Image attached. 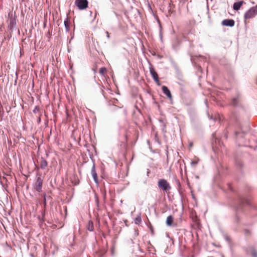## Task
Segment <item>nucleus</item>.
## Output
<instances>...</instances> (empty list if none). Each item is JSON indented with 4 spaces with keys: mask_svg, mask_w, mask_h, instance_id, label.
<instances>
[{
    "mask_svg": "<svg viewBox=\"0 0 257 257\" xmlns=\"http://www.w3.org/2000/svg\"><path fill=\"white\" fill-rule=\"evenodd\" d=\"M158 186L159 188L164 191L167 192L171 189V186L167 180L163 179L160 180L158 182Z\"/></svg>",
    "mask_w": 257,
    "mask_h": 257,
    "instance_id": "f257e3e1",
    "label": "nucleus"
},
{
    "mask_svg": "<svg viewBox=\"0 0 257 257\" xmlns=\"http://www.w3.org/2000/svg\"><path fill=\"white\" fill-rule=\"evenodd\" d=\"M257 13V8L252 7L244 15L245 19H249L255 16Z\"/></svg>",
    "mask_w": 257,
    "mask_h": 257,
    "instance_id": "f03ea898",
    "label": "nucleus"
},
{
    "mask_svg": "<svg viewBox=\"0 0 257 257\" xmlns=\"http://www.w3.org/2000/svg\"><path fill=\"white\" fill-rule=\"evenodd\" d=\"M75 5L80 10H83L87 7L88 2L87 0H76Z\"/></svg>",
    "mask_w": 257,
    "mask_h": 257,
    "instance_id": "7ed1b4c3",
    "label": "nucleus"
},
{
    "mask_svg": "<svg viewBox=\"0 0 257 257\" xmlns=\"http://www.w3.org/2000/svg\"><path fill=\"white\" fill-rule=\"evenodd\" d=\"M42 183L43 180L41 177H38L37 179V181L35 186V189L38 192H40L42 191Z\"/></svg>",
    "mask_w": 257,
    "mask_h": 257,
    "instance_id": "20e7f679",
    "label": "nucleus"
},
{
    "mask_svg": "<svg viewBox=\"0 0 257 257\" xmlns=\"http://www.w3.org/2000/svg\"><path fill=\"white\" fill-rule=\"evenodd\" d=\"M150 73H151V74L152 75V77L154 79V81L158 85H160L159 78H158V74L157 73V72L152 68H150Z\"/></svg>",
    "mask_w": 257,
    "mask_h": 257,
    "instance_id": "39448f33",
    "label": "nucleus"
},
{
    "mask_svg": "<svg viewBox=\"0 0 257 257\" xmlns=\"http://www.w3.org/2000/svg\"><path fill=\"white\" fill-rule=\"evenodd\" d=\"M8 23V27L11 29H12L16 25V19L12 17H10V14L9 15Z\"/></svg>",
    "mask_w": 257,
    "mask_h": 257,
    "instance_id": "423d86ee",
    "label": "nucleus"
},
{
    "mask_svg": "<svg viewBox=\"0 0 257 257\" xmlns=\"http://www.w3.org/2000/svg\"><path fill=\"white\" fill-rule=\"evenodd\" d=\"M222 24L226 26L232 27L234 25V21L231 19H225L222 22Z\"/></svg>",
    "mask_w": 257,
    "mask_h": 257,
    "instance_id": "0eeeda50",
    "label": "nucleus"
},
{
    "mask_svg": "<svg viewBox=\"0 0 257 257\" xmlns=\"http://www.w3.org/2000/svg\"><path fill=\"white\" fill-rule=\"evenodd\" d=\"M91 173L93 177L94 181H95V182L96 184H98L97 175V173L95 171L94 165H93V166L91 169Z\"/></svg>",
    "mask_w": 257,
    "mask_h": 257,
    "instance_id": "6e6552de",
    "label": "nucleus"
},
{
    "mask_svg": "<svg viewBox=\"0 0 257 257\" xmlns=\"http://www.w3.org/2000/svg\"><path fill=\"white\" fill-rule=\"evenodd\" d=\"M162 91L163 93L170 99L172 98V95L170 92V91L166 86H163L162 87Z\"/></svg>",
    "mask_w": 257,
    "mask_h": 257,
    "instance_id": "1a4fd4ad",
    "label": "nucleus"
},
{
    "mask_svg": "<svg viewBox=\"0 0 257 257\" xmlns=\"http://www.w3.org/2000/svg\"><path fill=\"white\" fill-rule=\"evenodd\" d=\"M247 252L248 254H250L252 256V257H257V252L255 250V249L252 247H249L247 250Z\"/></svg>",
    "mask_w": 257,
    "mask_h": 257,
    "instance_id": "9d476101",
    "label": "nucleus"
},
{
    "mask_svg": "<svg viewBox=\"0 0 257 257\" xmlns=\"http://www.w3.org/2000/svg\"><path fill=\"white\" fill-rule=\"evenodd\" d=\"M47 165H48V163H47V161L45 159H44L43 158H41V161L40 162V168L42 169H44L47 166Z\"/></svg>",
    "mask_w": 257,
    "mask_h": 257,
    "instance_id": "9b49d317",
    "label": "nucleus"
},
{
    "mask_svg": "<svg viewBox=\"0 0 257 257\" xmlns=\"http://www.w3.org/2000/svg\"><path fill=\"white\" fill-rule=\"evenodd\" d=\"M243 3V1H240L238 2H236L233 4V9L234 10L237 11L238 10L241 6H242V4Z\"/></svg>",
    "mask_w": 257,
    "mask_h": 257,
    "instance_id": "f8f14e48",
    "label": "nucleus"
},
{
    "mask_svg": "<svg viewBox=\"0 0 257 257\" xmlns=\"http://www.w3.org/2000/svg\"><path fill=\"white\" fill-rule=\"evenodd\" d=\"M173 218L172 215H169L166 219V224L168 226H171L173 223Z\"/></svg>",
    "mask_w": 257,
    "mask_h": 257,
    "instance_id": "ddd939ff",
    "label": "nucleus"
},
{
    "mask_svg": "<svg viewBox=\"0 0 257 257\" xmlns=\"http://www.w3.org/2000/svg\"><path fill=\"white\" fill-rule=\"evenodd\" d=\"M199 161V159L197 158H195V160L193 161H192L191 162V166L193 167H195V166L198 164Z\"/></svg>",
    "mask_w": 257,
    "mask_h": 257,
    "instance_id": "4468645a",
    "label": "nucleus"
},
{
    "mask_svg": "<svg viewBox=\"0 0 257 257\" xmlns=\"http://www.w3.org/2000/svg\"><path fill=\"white\" fill-rule=\"evenodd\" d=\"M238 97L233 98L232 100V104L234 106L236 105L238 103Z\"/></svg>",
    "mask_w": 257,
    "mask_h": 257,
    "instance_id": "2eb2a0df",
    "label": "nucleus"
},
{
    "mask_svg": "<svg viewBox=\"0 0 257 257\" xmlns=\"http://www.w3.org/2000/svg\"><path fill=\"white\" fill-rule=\"evenodd\" d=\"M106 69L104 67L101 68L99 70V73L102 75H103Z\"/></svg>",
    "mask_w": 257,
    "mask_h": 257,
    "instance_id": "dca6fc26",
    "label": "nucleus"
},
{
    "mask_svg": "<svg viewBox=\"0 0 257 257\" xmlns=\"http://www.w3.org/2000/svg\"><path fill=\"white\" fill-rule=\"evenodd\" d=\"M64 25L67 31H69V24L67 21H64Z\"/></svg>",
    "mask_w": 257,
    "mask_h": 257,
    "instance_id": "f3484780",
    "label": "nucleus"
},
{
    "mask_svg": "<svg viewBox=\"0 0 257 257\" xmlns=\"http://www.w3.org/2000/svg\"><path fill=\"white\" fill-rule=\"evenodd\" d=\"M88 230H90V231H92L93 229V224H92V222H90L89 223V226H88Z\"/></svg>",
    "mask_w": 257,
    "mask_h": 257,
    "instance_id": "a211bd4d",
    "label": "nucleus"
},
{
    "mask_svg": "<svg viewBox=\"0 0 257 257\" xmlns=\"http://www.w3.org/2000/svg\"><path fill=\"white\" fill-rule=\"evenodd\" d=\"M141 221V219L140 218H136V219L135 220V223L136 224H138Z\"/></svg>",
    "mask_w": 257,
    "mask_h": 257,
    "instance_id": "6ab92c4d",
    "label": "nucleus"
},
{
    "mask_svg": "<svg viewBox=\"0 0 257 257\" xmlns=\"http://www.w3.org/2000/svg\"><path fill=\"white\" fill-rule=\"evenodd\" d=\"M106 36L107 38H109V35L108 32H106Z\"/></svg>",
    "mask_w": 257,
    "mask_h": 257,
    "instance_id": "aec40b11",
    "label": "nucleus"
},
{
    "mask_svg": "<svg viewBox=\"0 0 257 257\" xmlns=\"http://www.w3.org/2000/svg\"><path fill=\"white\" fill-rule=\"evenodd\" d=\"M238 132H236V133H235V135H236V136H237V135H238Z\"/></svg>",
    "mask_w": 257,
    "mask_h": 257,
    "instance_id": "412c9836",
    "label": "nucleus"
}]
</instances>
